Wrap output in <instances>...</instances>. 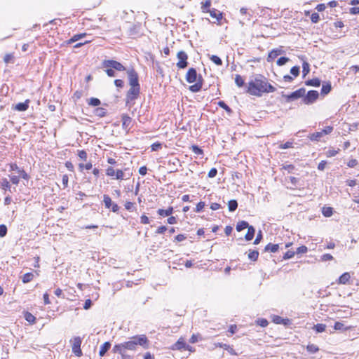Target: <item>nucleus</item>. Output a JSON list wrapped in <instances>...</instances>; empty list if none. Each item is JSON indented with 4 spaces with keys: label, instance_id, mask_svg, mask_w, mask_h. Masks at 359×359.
<instances>
[{
    "label": "nucleus",
    "instance_id": "48",
    "mask_svg": "<svg viewBox=\"0 0 359 359\" xmlns=\"http://www.w3.org/2000/svg\"><path fill=\"white\" fill-rule=\"evenodd\" d=\"M295 254H296L295 252L292 251V250H288L284 254L283 259H289L290 258H292Z\"/></svg>",
    "mask_w": 359,
    "mask_h": 359
},
{
    "label": "nucleus",
    "instance_id": "19",
    "mask_svg": "<svg viewBox=\"0 0 359 359\" xmlns=\"http://www.w3.org/2000/svg\"><path fill=\"white\" fill-rule=\"evenodd\" d=\"M248 232L245 236V238L246 241H251L255 233V229L252 226H249L248 228Z\"/></svg>",
    "mask_w": 359,
    "mask_h": 359
},
{
    "label": "nucleus",
    "instance_id": "6",
    "mask_svg": "<svg viewBox=\"0 0 359 359\" xmlns=\"http://www.w3.org/2000/svg\"><path fill=\"white\" fill-rule=\"evenodd\" d=\"M140 86H130L126 95V104L136 100L140 95Z\"/></svg>",
    "mask_w": 359,
    "mask_h": 359
},
{
    "label": "nucleus",
    "instance_id": "36",
    "mask_svg": "<svg viewBox=\"0 0 359 359\" xmlns=\"http://www.w3.org/2000/svg\"><path fill=\"white\" fill-rule=\"evenodd\" d=\"M217 104L219 107L224 109L228 114H230L232 113V109L224 101L218 102Z\"/></svg>",
    "mask_w": 359,
    "mask_h": 359
},
{
    "label": "nucleus",
    "instance_id": "46",
    "mask_svg": "<svg viewBox=\"0 0 359 359\" xmlns=\"http://www.w3.org/2000/svg\"><path fill=\"white\" fill-rule=\"evenodd\" d=\"M299 72L300 68L298 66H294L290 69V73L295 77L299 74Z\"/></svg>",
    "mask_w": 359,
    "mask_h": 359
},
{
    "label": "nucleus",
    "instance_id": "5",
    "mask_svg": "<svg viewBox=\"0 0 359 359\" xmlns=\"http://www.w3.org/2000/svg\"><path fill=\"white\" fill-rule=\"evenodd\" d=\"M306 90L304 88H301L290 95H285L283 93H282V96L285 99L287 102H290L292 101H294L295 100H297L300 97H304V95H305Z\"/></svg>",
    "mask_w": 359,
    "mask_h": 359
},
{
    "label": "nucleus",
    "instance_id": "30",
    "mask_svg": "<svg viewBox=\"0 0 359 359\" xmlns=\"http://www.w3.org/2000/svg\"><path fill=\"white\" fill-rule=\"evenodd\" d=\"M103 202L104 203V206L106 208H111V205L114 203L111 201V198L108 196L104 194L103 196Z\"/></svg>",
    "mask_w": 359,
    "mask_h": 359
},
{
    "label": "nucleus",
    "instance_id": "34",
    "mask_svg": "<svg viewBox=\"0 0 359 359\" xmlns=\"http://www.w3.org/2000/svg\"><path fill=\"white\" fill-rule=\"evenodd\" d=\"M25 318L27 322L32 324H34L36 322V318L28 311L25 313Z\"/></svg>",
    "mask_w": 359,
    "mask_h": 359
},
{
    "label": "nucleus",
    "instance_id": "21",
    "mask_svg": "<svg viewBox=\"0 0 359 359\" xmlns=\"http://www.w3.org/2000/svg\"><path fill=\"white\" fill-rule=\"evenodd\" d=\"M279 249L278 244L269 243L266 245L264 250L266 252H276Z\"/></svg>",
    "mask_w": 359,
    "mask_h": 359
},
{
    "label": "nucleus",
    "instance_id": "14",
    "mask_svg": "<svg viewBox=\"0 0 359 359\" xmlns=\"http://www.w3.org/2000/svg\"><path fill=\"white\" fill-rule=\"evenodd\" d=\"M284 51L281 48H275L273 49L271 51L269 52L268 57H267V61L271 62L275 58H276L278 55L283 54Z\"/></svg>",
    "mask_w": 359,
    "mask_h": 359
},
{
    "label": "nucleus",
    "instance_id": "49",
    "mask_svg": "<svg viewBox=\"0 0 359 359\" xmlns=\"http://www.w3.org/2000/svg\"><path fill=\"white\" fill-rule=\"evenodd\" d=\"M1 185L4 189H8L11 188V184L6 178L2 180Z\"/></svg>",
    "mask_w": 359,
    "mask_h": 359
},
{
    "label": "nucleus",
    "instance_id": "56",
    "mask_svg": "<svg viewBox=\"0 0 359 359\" xmlns=\"http://www.w3.org/2000/svg\"><path fill=\"white\" fill-rule=\"evenodd\" d=\"M125 208L126 210L132 212L135 210V205H134V203H132V202H127L126 204H125Z\"/></svg>",
    "mask_w": 359,
    "mask_h": 359
},
{
    "label": "nucleus",
    "instance_id": "53",
    "mask_svg": "<svg viewBox=\"0 0 359 359\" xmlns=\"http://www.w3.org/2000/svg\"><path fill=\"white\" fill-rule=\"evenodd\" d=\"M334 258L332 255L330 254H324L321 256V261L323 262H327L330 260H332Z\"/></svg>",
    "mask_w": 359,
    "mask_h": 359
},
{
    "label": "nucleus",
    "instance_id": "62",
    "mask_svg": "<svg viewBox=\"0 0 359 359\" xmlns=\"http://www.w3.org/2000/svg\"><path fill=\"white\" fill-rule=\"evenodd\" d=\"M10 179H11V182L13 184H19V182H20V179H19V177L16 176V175H12V176H10Z\"/></svg>",
    "mask_w": 359,
    "mask_h": 359
},
{
    "label": "nucleus",
    "instance_id": "22",
    "mask_svg": "<svg viewBox=\"0 0 359 359\" xmlns=\"http://www.w3.org/2000/svg\"><path fill=\"white\" fill-rule=\"evenodd\" d=\"M86 36V33L75 34L69 40H68L67 43L68 44H72V43H74V42H76V41L83 39Z\"/></svg>",
    "mask_w": 359,
    "mask_h": 359
},
{
    "label": "nucleus",
    "instance_id": "60",
    "mask_svg": "<svg viewBox=\"0 0 359 359\" xmlns=\"http://www.w3.org/2000/svg\"><path fill=\"white\" fill-rule=\"evenodd\" d=\"M204 206H205V203H204V202H202V201L199 202V203L196 205V210H195V211H196V212H201V211L203 209Z\"/></svg>",
    "mask_w": 359,
    "mask_h": 359
},
{
    "label": "nucleus",
    "instance_id": "50",
    "mask_svg": "<svg viewBox=\"0 0 359 359\" xmlns=\"http://www.w3.org/2000/svg\"><path fill=\"white\" fill-rule=\"evenodd\" d=\"M308 250V248L305 245H302L299 248H297L295 253L296 254H304V253H306Z\"/></svg>",
    "mask_w": 359,
    "mask_h": 359
},
{
    "label": "nucleus",
    "instance_id": "2",
    "mask_svg": "<svg viewBox=\"0 0 359 359\" xmlns=\"http://www.w3.org/2000/svg\"><path fill=\"white\" fill-rule=\"evenodd\" d=\"M138 346L145 349L149 348V341L146 335L140 334L131 337L128 341L114 345L112 351L114 353L120 354L124 358L127 350L136 351Z\"/></svg>",
    "mask_w": 359,
    "mask_h": 359
},
{
    "label": "nucleus",
    "instance_id": "59",
    "mask_svg": "<svg viewBox=\"0 0 359 359\" xmlns=\"http://www.w3.org/2000/svg\"><path fill=\"white\" fill-rule=\"evenodd\" d=\"M217 174V170L215 168L210 169V170L209 171L208 175L210 178H212V177H215Z\"/></svg>",
    "mask_w": 359,
    "mask_h": 359
},
{
    "label": "nucleus",
    "instance_id": "25",
    "mask_svg": "<svg viewBox=\"0 0 359 359\" xmlns=\"http://www.w3.org/2000/svg\"><path fill=\"white\" fill-rule=\"evenodd\" d=\"M172 211H173L172 207H169L166 210L158 209V215L161 216H163V217L170 216L172 213Z\"/></svg>",
    "mask_w": 359,
    "mask_h": 359
},
{
    "label": "nucleus",
    "instance_id": "9",
    "mask_svg": "<svg viewBox=\"0 0 359 359\" xmlns=\"http://www.w3.org/2000/svg\"><path fill=\"white\" fill-rule=\"evenodd\" d=\"M177 57L178 59V62L177 63V67L180 69H184L188 66V55L187 54L183 51L180 50L177 53Z\"/></svg>",
    "mask_w": 359,
    "mask_h": 359
},
{
    "label": "nucleus",
    "instance_id": "10",
    "mask_svg": "<svg viewBox=\"0 0 359 359\" xmlns=\"http://www.w3.org/2000/svg\"><path fill=\"white\" fill-rule=\"evenodd\" d=\"M81 339L79 337H76L74 339V342L72 344V352L76 355V356H81L82 355V351L81 349Z\"/></svg>",
    "mask_w": 359,
    "mask_h": 359
},
{
    "label": "nucleus",
    "instance_id": "43",
    "mask_svg": "<svg viewBox=\"0 0 359 359\" xmlns=\"http://www.w3.org/2000/svg\"><path fill=\"white\" fill-rule=\"evenodd\" d=\"M288 61H290V58L287 57H280L278 59L276 63L278 66H282L285 65Z\"/></svg>",
    "mask_w": 359,
    "mask_h": 359
},
{
    "label": "nucleus",
    "instance_id": "29",
    "mask_svg": "<svg viewBox=\"0 0 359 359\" xmlns=\"http://www.w3.org/2000/svg\"><path fill=\"white\" fill-rule=\"evenodd\" d=\"M331 89H332V86H331L330 83H329V82L323 84L322 86L321 94L327 95L330 92Z\"/></svg>",
    "mask_w": 359,
    "mask_h": 359
},
{
    "label": "nucleus",
    "instance_id": "57",
    "mask_svg": "<svg viewBox=\"0 0 359 359\" xmlns=\"http://www.w3.org/2000/svg\"><path fill=\"white\" fill-rule=\"evenodd\" d=\"M257 323H258V325H259L262 327H266L268 325V324H269L267 320L264 319V318L259 319L257 320Z\"/></svg>",
    "mask_w": 359,
    "mask_h": 359
},
{
    "label": "nucleus",
    "instance_id": "33",
    "mask_svg": "<svg viewBox=\"0 0 359 359\" xmlns=\"http://www.w3.org/2000/svg\"><path fill=\"white\" fill-rule=\"evenodd\" d=\"M34 275L32 273H26L25 274L23 275L22 280L24 283H27L32 281Z\"/></svg>",
    "mask_w": 359,
    "mask_h": 359
},
{
    "label": "nucleus",
    "instance_id": "41",
    "mask_svg": "<svg viewBox=\"0 0 359 359\" xmlns=\"http://www.w3.org/2000/svg\"><path fill=\"white\" fill-rule=\"evenodd\" d=\"M100 103V100L96 97H91L88 101V104L93 107L99 106Z\"/></svg>",
    "mask_w": 359,
    "mask_h": 359
},
{
    "label": "nucleus",
    "instance_id": "35",
    "mask_svg": "<svg viewBox=\"0 0 359 359\" xmlns=\"http://www.w3.org/2000/svg\"><path fill=\"white\" fill-rule=\"evenodd\" d=\"M235 83L238 86V87H243L245 84V81H244V79H243V77L239 75V74H236V76H235Z\"/></svg>",
    "mask_w": 359,
    "mask_h": 359
},
{
    "label": "nucleus",
    "instance_id": "7",
    "mask_svg": "<svg viewBox=\"0 0 359 359\" xmlns=\"http://www.w3.org/2000/svg\"><path fill=\"white\" fill-rule=\"evenodd\" d=\"M319 97V93L316 90H309L307 94L304 95L302 101L306 104H313Z\"/></svg>",
    "mask_w": 359,
    "mask_h": 359
},
{
    "label": "nucleus",
    "instance_id": "61",
    "mask_svg": "<svg viewBox=\"0 0 359 359\" xmlns=\"http://www.w3.org/2000/svg\"><path fill=\"white\" fill-rule=\"evenodd\" d=\"M92 304H93L92 301L90 299H88L85 301V303L83 305V309L86 310H88L91 307Z\"/></svg>",
    "mask_w": 359,
    "mask_h": 359
},
{
    "label": "nucleus",
    "instance_id": "42",
    "mask_svg": "<svg viewBox=\"0 0 359 359\" xmlns=\"http://www.w3.org/2000/svg\"><path fill=\"white\" fill-rule=\"evenodd\" d=\"M302 69L303 76H305L310 71L309 64L304 61L302 65Z\"/></svg>",
    "mask_w": 359,
    "mask_h": 359
},
{
    "label": "nucleus",
    "instance_id": "31",
    "mask_svg": "<svg viewBox=\"0 0 359 359\" xmlns=\"http://www.w3.org/2000/svg\"><path fill=\"white\" fill-rule=\"evenodd\" d=\"M259 257V252L257 250H250L248 253V258L255 262L257 261Z\"/></svg>",
    "mask_w": 359,
    "mask_h": 359
},
{
    "label": "nucleus",
    "instance_id": "47",
    "mask_svg": "<svg viewBox=\"0 0 359 359\" xmlns=\"http://www.w3.org/2000/svg\"><path fill=\"white\" fill-rule=\"evenodd\" d=\"M79 167L80 170L82 171L83 169H86L87 170H90L93 165L91 163H88L86 165H83V163H79Z\"/></svg>",
    "mask_w": 359,
    "mask_h": 359
},
{
    "label": "nucleus",
    "instance_id": "1",
    "mask_svg": "<svg viewBox=\"0 0 359 359\" xmlns=\"http://www.w3.org/2000/svg\"><path fill=\"white\" fill-rule=\"evenodd\" d=\"M276 88L268 82L267 79L262 74H257L248 83L245 92L250 95L262 97L264 93H273Z\"/></svg>",
    "mask_w": 359,
    "mask_h": 359
},
{
    "label": "nucleus",
    "instance_id": "39",
    "mask_svg": "<svg viewBox=\"0 0 359 359\" xmlns=\"http://www.w3.org/2000/svg\"><path fill=\"white\" fill-rule=\"evenodd\" d=\"M210 59L212 62L218 66H221L222 65V60L217 55H212L210 57Z\"/></svg>",
    "mask_w": 359,
    "mask_h": 359
},
{
    "label": "nucleus",
    "instance_id": "38",
    "mask_svg": "<svg viewBox=\"0 0 359 359\" xmlns=\"http://www.w3.org/2000/svg\"><path fill=\"white\" fill-rule=\"evenodd\" d=\"M306 350L311 353H315L319 351V348L316 345L311 344L307 345Z\"/></svg>",
    "mask_w": 359,
    "mask_h": 359
},
{
    "label": "nucleus",
    "instance_id": "8",
    "mask_svg": "<svg viewBox=\"0 0 359 359\" xmlns=\"http://www.w3.org/2000/svg\"><path fill=\"white\" fill-rule=\"evenodd\" d=\"M127 74L130 86H140L138 74L133 68L128 69Z\"/></svg>",
    "mask_w": 359,
    "mask_h": 359
},
{
    "label": "nucleus",
    "instance_id": "3",
    "mask_svg": "<svg viewBox=\"0 0 359 359\" xmlns=\"http://www.w3.org/2000/svg\"><path fill=\"white\" fill-rule=\"evenodd\" d=\"M186 80L188 83H192L196 81V83L189 86V90L193 93L199 92L203 86V79L201 75L198 76L196 69L195 68H190L187 74Z\"/></svg>",
    "mask_w": 359,
    "mask_h": 359
},
{
    "label": "nucleus",
    "instance_id": "63",
    "mask_svg": "<svg viewBox=\"0 0 359 359\" xmlns=\"http://www.w3.org/2000/svg\"><path fill=\"white\" fill-rule=\"evenodd\" d=\"M333 130L332 126H327L322 130L323 135H328L331 133Z\"/></svg>",
    "mask_w": 359,
    "mask_h": 359
},
{
    "label": "nucleus",
    "instance_id": "13",
    "mask_svg": "<svg viewBox=\"0 0 359 359\" xmlns=\"http://www.w3.org/2000/svg\"><path fill=\"white\" fill-rule=\"evenodd\" d=\"M122 120V128L126 130H128L130 129V125L132 123V118L128 115L123 114L121 116Z\"/></svg>",
    "mask_w": 359,
    "mask_h": 359
},
{
    "label": "nucleus",
    "instance_id": "23",
    "mask_svg": "<svg viewBox=\"0 0 359 359\" xmlns=\"http://www.w3.org/2000/svg\"><path fill=\"white\" fill-rule=\"evenodd\" d=\"M94 114L98 117H104L107 114V109L103 107H97L94 110Z\"/></svg>",
    "mask_w": 359,
    "mask_h": 359
},
{
    "label": "nucleus",
    "instance_id": "20",
    "mask_svg": "<svg viewBox=\"0 0 359 359\" xmlns=\"http://www.w3.org/2000/svg\"><path fill=\"white\" fill-rule=\"evenodd\" d=\"M351 278V276L349 273L345 272L342 275H341L339 278L338 283L339 284H346L349 279Z\"/></svg>",
    "mask_w": 359,
    "mask_h": 359
},
{
    "label": "nucleus",
    "instance_id": "37",
    "mask_svg": "<svg viewBox=\"0 0 359 359\" xmlns=\"http://www.w3.org/2000/svg\"><path fill=\"white\" fill-rule=\"evenodd\" d=\"M322 212L325 217H330L333 214V209L330 207H324L323 208Z\"/></svg>",
    "mask_w": 359,
    "mask_h": 359
},
{
    "label": "nucleus",
    "instance_id": "15",
    "mask_svg": "<svg viewBox=\"0 0 359 359\" xmlns=\"http://www.w3.org/2000/svg\"><path fill=\"white\" fill-rule=\"evenodd\" d=\"M272 320L276 324H280L284 325H289L291 323V321L288 318H283L279 316H273L272 317Z\"/></svg>",
    "mask_w": 359,
    "mask_h": 359
},
{
    "label": "nucleus",
    "instance_id": "55",
    "mask_svg": "<svg viewBox=\"0 0 359 359\" xmlns=\"http://www.w3.org/2000/svg\"><path fill=\"white\" fill-rule=\"evenodd\" d=\"M334 328L336 330H344V325L340 322H336L334 325Z\"/></svg>",
    "mask_w": 359,
    "mask_h": 359
},
{
    "label": "nucleus",
    "instance_id": "27",
    "mask_svg": "<svg viewBox=\"0 0 359 359\" xmlns=\"http://www.w3.org/2000/svg\"><path fill=\"white\" fill-rule=\"evenodd\" d=\"M238 208V202L236 200H231L228 203V208L230 212L235 211Z\"/></svg>",
    "mask_w": 359,
    "mask_h": 359
},
{
    "label": "nucleus",
    "instance_id": "32",
    "mask_svg": "<svg viewBox=\"0 0 359 359\" xmlns=\"http://www.w3.org/2000/svg\"><path fill=\"white\" fill-rule=\"evenodd\" d=\"M323 132H316L311 135L309 137L310 140L311 141H319L320 139L323 137Z\"/></svg>",
    "mask_w": 359,
    "mask_h": 359
},
{
    "label": "nucleus",
    "instance_id": "4",
    "mask_svg": "<svg viewBox=\"0 0 359 359\" xmlns=\"http://www.w3.org/2000/svg\"><path fill=\"white\" fill-rule=\"evenodd\" d=\"M102 67L105 68V72L109 77H114L116 76V73L114 70L116 71H125V67L118 61L114 60H104L102 62Z\"/></svg>",
    "mask_w": 359,
    "mask_h": 359
},
{
    "label": "nucleus",
    "instance_id": "40",
    "mask_svg": "<svg viewBox=\"0 0 359 359\" xmlns=\"http://www.w3.org/2000/svg\"><path fill=\"white\" fill-rule=\"evenodd\" d=\"M326 325L325 324H316L313 327V330H316V332L320 333L325 330Z\"/></svg>",
    "mask_w": 359,
    "mask_h": 359
},
{
    "label": "nucleus",
    "instance_id": "28",
    "mask_svg": "<svg viewBox=\"0 0 359 359\" xmlns=\"http://www.w3.org/2000/svg\"><path fill=\"white\" fill-rule=\"evenodd\" d=\"M249 226V224L246 221H241L238 222L236 225V230L238 231H241L245 229H247Z\"/></svg>",
    "mask_w": 359,
    "mask_h": 359
},
{
    "label": "nucleus",
    "instance_id": "18",
    "mask_svg": "<svg viewBox=\"0 0 359 359\" xmlns=\"http://www.w3.org/2000/svg\"><path fill=\"white\" fill-rule=\"evenodd\" d=\"M208 13H210V16L215 18L217 21H219L222 18V13L215 8L209 10Z\"/></svg>",
    "mask_w": 359,
    "mask_h": 359
},
{
    "label": "nucleus",
    "instance_id": "64",
    "mask_svg": "<svg viewBox=\"0 0 359 359\" xmlns=\"http://www.w3.org/2000/svg\"><path fill=\"white\" fill-rule=\"evenodd\" d=\"M349 13L353 15L359 14V7H352L349 10Z\"/></svg>",
    "mask_w": 359,
    "mask_h": 359
},
{
    "label": "nucleus",
    "instance_id": "26",
    "mask_svg": "<svg viewBox=\"0 0 359 359\" xmlns=\"http://www.w3.org/2000/svg\"><path fill=\"white\" fill-rule=\"evenodd\" d=\"M211 6V1L206 0L205 2L201 3V11L203 13H208Z\"/></svg>",
    "mask_w": 359,
    "mask_h": 359
},
{
    "label": "nucleus",
    "instance_id": "12",
    "mask_svg": "<svg viewBox=\"0 0 359 359\" xmlns=\"http://www.w3.org/2000/svg\"><path fill=\"white\" fill-rule=\"evenodd\" d=\"M189 345H187L182 337H180L176 343H175L172 346V350H184L185 348H188Z\"/></svg>",
    "mask_w": 359,
    "mask_h": 359
},
{
    "label": "nucleus",
    "instance_id": "45",
    "mask_svg": "<svg viewBox=\"0 0 359 359\" xmlns=\"http://www.w3.org/2000/svg\"><path fill=\"white\" fill-rule=\"evenodd\" d=\"M191 150L192 151L197 154V155H201L203 154V149H201L199 147H198L197 145H193L191 147Z\"/></svg>",
    "mask_w": 359,
    "mask_h": 359
},
{
    "label": "nucleus",
    "instance_id": "24",
    "mask_svg": "<svg viewBox=\"0 0 359 359\" xmlns=\"http://www.w3.org/2000/svg\"><path fill=\"white\" fill-rule=\"evenodd\" d=\"M305 83L306 86L318 87L320 85V80L318 78H314L306 81Z\"/></svg>",
    "mask_w": 359,
    "mask_h": 359
},
{
    "label": "nucleus",
    "instance_id": "51",
    "mask_svg": "<svg viewBox=\"0 0 359 359\" xmlns=\"http://www.w3.org/2000/svg\"><path fill=\"white\" fill-rule=\"evenodd\" d=\"M319 20H320V16L318 13H312V15L311 16V20L312 21V22L317 23L319 21Z\"/></svg>",
    "mask_w": 359,
    "mask_h": 359
},
{
    "label": "nucleus",
    "instance_id": "44",
    "mask_svg": "<svg viewBox=\"0 0 359 359\" xmlns=\"http://www.w3.org/2000/svg\"><path fill=\"white\" fill-rule=\"evenodd\" d=\"M7 226L5 224H0V237L3 238L7 234Z\"/></svg>",
    "mask_w": 359,
    "mask_h": 359
},
{
    "label": "nucleus",
    "instance_id": "58",
    "mask_svg": "<svg viewBox=\"0 0 359 359\" xmlns=\"http://www.w3.org/2000/svg\"><path fill=\"white\" fill-rule=\"evenodd\" d=\"M338 151L339 150L329 149L326 152V155H327V157L334 156H336L338 154Z\"/></svg>",
    "mask_w": 359,
    "mask_h": 359
},
{
    "label": "nucleus",
    "instance_id": "52",
    "mask_svg": "<svg viewBox=\"0 0 359 359\" xmlns=\"http://www.w3.org/2000/svg\"><path fill=\"white\" fill-rule=\"evenodd\" d=\"M78 156L79 157L83 160V161H86V158H87V153L86 151L84 150H79L78 151Z\"/></svg>",
    "mask_w": 359,
    "mask_h": 359
},
{
    "label": "nucleus",
    "instance_id": "11",
    "mask_svg": "<svg viewBox=\"0 0 359 359\" xmlns=\"http://www.w3.org/2000/svg\"><path fill=\"white\" fill-rule=\"evenodd\" d=\"M106 174L110 177H115L116 180H123L124 178V172L121 170H115L114 168L109 167L106 170Z\"/></svg>",
    "mask_w": 359,
    "mask_h": 359
},
{
    "label": "nucleus",
    "instance_id": "16",
    "mask_svg": "<svg viewBox=\"0 0 359 359\" xmlns=\"http://www.w3.org/2000/svg\"><path fill=\"white\" fill-rule=\"evenodd\" d=\"M111 346V344L109 341H106L102 345H101L99 351V355L100 357H103L106 354V353L110 349Z\"/></svg>",
    "mask_w": 359,
    "mask_h": 359
},
{
    "label": "nucleus",
    "instance_id": "54",
    "mask_svg": "<svg viewBox=\"0 0 359 359\" xmlns=\"http://www.w3.org/2000/svg\"><path fill=\"white\" fill-rule=\"evenodd\" d=\"M18 173L20 175V177H22V179L26 180H29V177L28 174L23 169H21L20 170H19Z\"/></svg>",
    "mask_w": 359,
    "mask_h": 359
},
{
    "label": "nucleus",
    "instance_id": "17",
    "mask_svg": "<svg viewBox=\"0 0 359 359\" xmlns=\"http://www.w3.org/2000/svg\"><path fill=\"white\" fill-rule=\"evenodd\" d=\"M29 100H27L24 102H19L15 106V109L19 111H25L29 107Z\"/></svg>",
    "mask_w": 359,
    "mask_h": 359
}]
</instances>
